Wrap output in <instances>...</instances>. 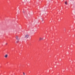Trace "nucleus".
Returning a JSON list of instances; mask_svg holds the SVG:
<instances>
[{"instance_id":"nucleus-1","label":"nucleus","mask_w":75,"mask_h":75,"mask_svg":"<svg viewBox=\"0 0 75 75\" xmlns=\"http://www.w3.org/2000/svg\"><path fill=\"white\" fill-rule=\"evenodd\" d=\"M29 37V35H26L25 37V38H28Z\"/></svg>"},{"instance_id":"nucleus-2","label":"nucleus","mask_w":75,"mask_h":75,"mask_svg":"<svg viewBox=\"0 0 75 75\" xmlns=\"http://www.w3.org/2000/svg\"><path fill=\"white\" fill-rule=\"evenodd\" d=\"M43 39H44V38H39L40 40H43Z\"/></svg>"},{"instance_id":"nucleus-3","label":"nucleus","mask_w":75,"mask_h":75,"mask_svg":"<svg viewBox=\"0 0 75 75\" xmlns=\"http://www.w3.org/2000/svg\"><path fill=\"white\" fill-rule=\"evenodd\" d=\"M8 56V55H7V54H6L5 56L4 57H5V58H7V56Z\"/></svg>"},{"instance_id":"nucleus-4","label":"nucleus","mask_w":75,"mask_h":75,"mask_svg":"<svg viewBox=\"0 0 75 75\" xmlns=\"http://www.w3.org/2000/svg\"><path fill=\"white\" fill-rule=\"evenodd\" d=\"M18 36H16V39L17 40H18Z\"/></svg>"},{"instance_id":"nucleus-5","label":"nucleus","mask_w":75,"mask_h":75,"mask_svg":"<svg viewBox=\"0 0 75 75\" xmlns=\"http://www.w3.org/2000/svg\"><path fill=\"white\" fill-rule=\"evenodd\" d=\"M65 4H67V2H65Z\"/></svg>"},{"instance_id":"nucleus-6","label":"nucleus","mask_w":75,"mask_h":75,"mask_svg":"<svg viewBox=\"0 0 75 75\" xmlns=\"http://www.w3.org/2000/svg\"><path fill=\"white\" fill-rule=\"evenodd\" d=\"M19 42V41L18 40V41H16V43H17Z\"/></svg>"},{"instance_id":"nucleus-7","label":"nucleus","mask_w":75,"mask_h":75,"mask_svg":"<svg viewBox=\"0 0 75 75\" xmlns=\"http://www.w3.org/2000/svg\"><path fill=\"white\" fill-rule=\"evenodd\" d=\"M23 74L24 75H25V73L24 72L23 73Z\"/></svg>"},{"instance_id":"nucleus-8","label":"nucleus","mask_w":75,"mask_h":75,"mask_svg":"<svg viewBox=\"0 0 75 75\" xmlns=\"http://www.w3.org/2000/svg\"><path fill=\"white\" fill-rule=\"evenodd\" d=\"M7 43H6V45H7Z\"/></svg>"},{"instance_id":"nucleus-9","label":"nucleus","mask_w":75,"mask_h":75,"mask_svg":"<svg viewBox=\"0 0 75 75\" xmlns=\"http://www.w3.org/2000/svg\"><path fill=\"white\" fill-rule=\"evenodd\" d=\"M23 13H24V11H23Z\"/></svg>"}]
</instances>
